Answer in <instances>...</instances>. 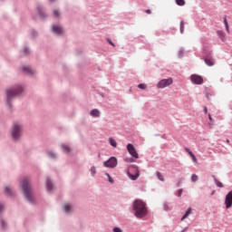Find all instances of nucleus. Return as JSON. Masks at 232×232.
Masks as SVG:
<instances>
[{"label": "nucleus", "instance_id": "obj_48", "mask_svg": "<svg viewBox=\"0 0 232 232\" xmlns=\"http://www.w3.org/2000/svg\"><path fill=\"white\" fill-rule=\"evenodd\" d=\"M188 230V227L181 230V232H186Z\"/></svg>", "mask_w": 232, "mask_h": 232}, {"label": "nucleus", "instance_id": "obj_6", "mask_svg": "<svg viewBox=\"0 0 232 232\" xmlns=\"http://www.w3.org/2000/svg\"><path fill=\"white\" fill-rule=\"evenodd\" d=\"M171 84H173V78L162 79L157 83V88L164 90V88H168V86H171Z\"/></svg>", "mask_w": 232, "mask_h": 232}, {"label": "nucleus", "instance_id": "obj_24", "mask_svg": "<svg viewBox=\"0 0 232 232\" xmlns=\"http://www.w3.org/2000/svg\"><path fill=\"white\" fill-rule=\"evenodd\" d=\"M62 150L64 153H70V147L66 144H62Z\"/></svg>", "mask_w": 232, "mask_h": 232}, {"label": "nucleus", "instance_id": "obj_47", "mask_svg": "<svg viewBox=\"0 0 232 232\" xmlns=\"http://www.w3.org/2000/svg\"><path fill=\"white\" fill-rule=\"evenodd\" d=\"M146 14H151V11L150 9H147Z\"/></svg>", "mask_w": 232, "mask_h": 232}, {"label": "nucleus", "instance_id": "obj_13", "mask_svg": "<svg viewBox=\"0 0 232 232\" xmlns=\"http://www.w3.org/2000/svg\"><path fill=\"white\" fill-rule=\"evenodd\" d=\"M37 10H38V14H39V16L41 17V19H46V14L43 10V6L38 5Z\"/></svg>", "mask_w": 232, "mask_h": 232}, {"label": "nucleus", "instance_id": "obj_11", "mask_svg": "<svg viewBox=\"0 0 232 232\" xmlns=\"http://www.w3.org/2000/svg\"><path fill=\"white\" fill-rule=\"evenodd\" d=\"M22 73H24V75H34L35 71L32 70L29 66H23L21 68Z\"/></svg>", "mask_w": 232, "mask_h": 232}, {"label": "nucleus", "instance_id": "obj_37", "mask_svg": "<svg viewBox=\"0 0 232 232\" xmlns=\"http://www.w3.org/2000/svg\"><path fill=\"white\" fill-rule=\"evenodd\" d=\"M183 189L182 188H179L176 193H175V195L177 196V197H182V193H183Z\"/></svg>", "mask_w": 232, "mask_h": 232}, {"label": "nucleus", "instance_id": "obj_1", "mask_svg": "<svg viewBox=\"0 0 232 232\" xmlns=\"http://www.w3.org/2000/svg\"><path fill=\"white\" fill-rule=\"evenodd\" d=\"M23 93H24V85L23 84H14L5 91V95H6L5 104L8 110H12V101H14L15 97H21Z\"/></svg>", "mask_w": 232, "mask_h": 232}, {"label": "nucleus", "instance_id": "obj_7", "mask_svg": "<svg viewBox=\"0 0 232 232\" xmlns=\"http://www.w3.org/2000/svg\"><path fill=\"white\" fill-rule=\"evenodd\" d=\"M117 164H118V161L115 156L111 157L109 160L103 162V166L105 168H110L111 169L117 168Z\"/></svg>", "mask_w": 232, "mask_h": 232}, {"label": "nucleus", "instance_id": "obj_32", "mask_svg": "<svg viewBox=\"0 0 232 232\" xmlns=\"http://www.w3.org/2000/svg\"><path fill=\"white\" fill-rule=\"evenodd\" d=\"M176 5H178V6H184V5H186V1H184V0H176Z\"/></svg>", "mask_w": 232, "mask_h": 232}, {"label": "nucleus", "instance_id": "obj_15", "mask_svg": "<svg viewBox=\"0 0 232 232\" xmlns=\"http://www.w3.org/2000/svg\"><path fill=\"white\" fill-rule=\"evenodd\" d=\"M217 34L218 37H219V39L224 43V41H226V33H224L222 30H218L217 31Z\"/></svg>", "mask_w": 232, "mask_h": 232}, {"label": "nucleus", "instance_id": "obj_42", "mask_svg": "<svg viewBox=\"0 0 232 232\" xmlns=\"http://www.w3.org/2000/svg\"><path fill=\"white\" fill-rule=\"evenodd\" d=\"M3 211H5V204L0 203V215L3 213Z\"/></svg>", "mask_w": 232, "mask_h": 232}, {"label": "nucleus", "instance_id": "obj_22", "mask_svg": "<svg viewBox=\"0 0 232 232\" xmlns=\"http://www.w3.org/2000/svg\"><path fill=\"white\" fill-rule=\"evenodd\" d=\"M1 229L3 231H6V229H8V224L3 219L1 220Z\"/></svg>", "mask_w": 232, "mask_h": 232}, {"label": "nucleus", "instance_id": "obj_4", "mask_svg": "<svg viewBox=\"0 0 232 232\" xmlns=\"http://www.w3.org/2000/svg\"><path fill=\"white\" fill-rule=\"evenodd\" d=\"M127 175L130 180H137L140 177V171H139V167L137 165H130Z\"/></svg>", "mask_w": 232, "mask_h": 232}, {"label": "nucleus", "instance_id": "obj_38", "mask_svg": "<svg viewBox=\"0 0 232 232\" xmlns=\"http://www.w3.org/2000/svg\"><path fill=\"white\" fill-rule=\"evenodd\" d=\"M113 232H122V228L119 227H114L112 229Z\"/></svg>", "mask_w": 232, "mask_h": 232}, {"label": "nucleus", "instance_id": "obj_5", "mask_svg": "<svg viewBox=\"0 0 232 232\" xmlns=\"http://www.w3.org/2000/svg\"><path fill=\"white\" fill-rule=\"evenodd\" d=\"M21 130H23V127L21 125H13L11 130V137L13 140H19V139H21Z\"/></svg>", "mask_w": 232, "mask_h": 232}, {"label": "nucleus", "instance_id": "obj_45", "mask_svg": "<svg viewBox=\"0 0 232 232\" xmlns=\"http://www.w3.org/2000/svg\"><path fill=\"white\" fill-rule=\"evenodd\" d=\"M203 110H204V113H205V114H208V107H204Z\"/></svg>", "mask_w": 232, "mask_h": 232}, {"label": "nucleus", "instance_id": "obj_26", "mask_svg": "<svg viewBox=\"0 0 232 232\" xmlns=\"http://www.w3.org/2000/svg\"><path fill=\"white\" fill-rule=\"evenodd\" d=\"M224 24H225V28H226L227 34H229V24H227V16L224 17Z\"/></svg>", "mask_w": 232, "mask_h": 232}, {"label": "nucleus", "instance_id": "obj_29", "mask_svg": "<svg viewBox=\"0 0 232 232\" xmlns=\"http://www.w3.org/2000/svg\"><path fill=\"white\" fill-rule=\"evenodd\" d=\"M185 23H184V20H181L180 21V24H179V32L180 34H184V28H185Z\"/></svg>", "mask_w": 232, "mask_h": 232}, {"label": "nucleus", "instance_id": "obj_16", "mask_svg": "<svg viewBox=\"0 0 232 232\" xmlns=\"http://www.w3.org/2000/svg\"><path fill=\"white\" fill-rule=\"evenodd\" d=\"M4 193L5 195H6V197H14V191H12V188H10V187H5Z\"/></svg>", "mask_w": 232, "mask_h": 232}, {"label": "nucleus", "instance_id": "obj_43", "mask_svg": "<svg viewBox=\"0 0 232 232\" xmlns=\"http://www.w3.org/2000/svg\"><path fill=\"white\" fill-rule=\"evenodd\" d=\"M53 16H54V17H59V11L54 10V11H53Z\"/></svg>", "mask_w": 232, "mask_h": 232}, {"label": "nucleus", "instance_id": "obj_36", "mask_svg": "<svg viewBox=\"0 0 232 232\" xmlns=\"http://www.w3.org/2000/svg\"><path fill=\"white\" fill-rule=\"evenodd\" d=\"M191 180L192 182H197L198 180V176H197V174H192Z\"/></svg>", "mask_w": 232, "mask_h": 232}, {"label": "nucleus", "instance_id": "obj_19", "mask_svg": "<svg viewBox=\"0 0 232 232\" xmlns=\"http://www.w3.org/2000/svg\"><path fill=\"white\" fill-rule=\"evenodd\" d=\"M204 61H205V63L207 64V66H214V64H215V61L213 60V58L206 57L204 59Z\"/></svg>", "mask_w": 232, "mask_h": 232}, {"label": "nucleus", "instance_id": "obj_44", "mask_svg": "<svg viewBox=\"0 0 232 232\" xmlns=\"http://www.w3.org/2000/svg\"><path fill=\"white\" fill-rule=\"evenodd\" d=\"M127 162H135V160L133 158H130L126 160Z\"/></svg>", "mask_w": 232, "mask_h": 232}, {"label": "nucleus", "instance_id": "obj_31", "mask_svg": "<svg viewBox=\"0 0 232 232\" xmlns=\"http://www.w3.org/2000/svg\"><path fill=\"white\" fill-rule=\"evenodd\" d=\"M178 57L179 59H182V57H184V49L181 47L178 53Z\"/></svg>", "mask_w": 232, "mask_h": 232}, {"label": "nucleus", "instance_id": "obj_49", "mask_svg": "<svg viewBox=\"0 0 232 232\" xmlns=\"http://www.w3.org/2000/svg\"><path fill=\"white\" fill-rule=\"evenodd\" d=\"M161 139H166V134L161 135Z\"/></svg>", "mask_w": 232, "mask_h": 232}, {"label": "nucleus", "instance_id": "obj_41", "mask_svg": "<svg viewBox=\"0 0 232 232\" xmlns=\"http://www.w3.org/2000/svg\"><path fill=\"white\" fill-rule=\"evenodd\" d=\"M163 208H164L165 211H168L169 209V206L168 205V202L164 203Z\"/></svg>", "mask_w": 232, "mask_h": 232}, {"label": "nucleus", "instance_id": "obj_3", "mask_svg": "<svg viewBox=\"0 0 232 232\" xmlns=\"http://www.w3.org/2000/svg\"><path fill=\"white\" fill-rule=\"evenodd\" d=\"M20 186L22 188L24 197L27 199L29 204H35V198L34 197V195H32V188H30L28 178H24Z\"/></svg>", "mask_w": 232, "mask_h": 232}, {"label": "nucleus", "instance_id": "obj_51", "mask_svg": "<svg viewBox=\"0 0 232 232\" xmlns=\"http://www.w3.org/2000/svg\"><path fill=\"white\" fill-rule=\"evenodd\" d=\"M211 195H215V191H212Z\"/></svg>", "mask_w": 232, "mask_h": 232}, {"label": "nucleus", "instance_id": "obj_21", "mask_svg": "<svg viewBox=\"0 0 232 232\" xmlns=\"http://www.w3.org/2000/svg\"><path fill=\"white\" fill-rule=\"evenodd\" d=\"M63 209L64 213H70V211H72V206H70V204H66L63 207Z\"/></svg>", "mask_w": 232, "mask_h": 232}, {"label": "nucleus", "instance_id": "obj_2", "mask_svg": "<svg viewBox=\"0 0 232 232\" xmlns=\"http://www.w3.org/2000/svg\"><path fill=\"white\" fill-rule=\"evenodd\" d=\"M132 209L137 218H144L148 215V207H146V204L141 199H135L133 201Z\"/></svg>", "mask_w": 232, "mask_h": 232}, {"label": "nucleus", "instance_id": "obj_25", "mask_svg": "<svg viewBox=\"0 0 232 232\" xmlns=\"http://www.w3.org/2000/svg\"><path fill=\"white\" fill-rule=\"evenodd\" d=\"M156 176H157V179H159V180H160L161 182H164V176L162 175V173H160V171H157L156 172Z\"/></svg>", "mask_w": 232, "mask_h": 232}, {"label": "nucleus", "instance_id": "obj_50", "mask_svg": "<svg viewBox=\"0 0 232 232\" xmlns=\"http://www.w3.org/2000/svg\"><path fill=\"white\" fill-rule=\"evenodd\" d=\"M49 1H50V3H54L55 0H49Z\"/></svg>", "mask_w": 232, "mask_h": 232}, {"label": "nucleus", "instance_id": "obj_9", "mask_svg": "<svg viewBox=\"0 0 232 232\" xmlns=\"http://www.w3.org/2000/svg\"><path fill=\"white\" fill-rule=\"evenodd\" d=\"M127 150L133 159H139V153H137V150L135 149V146H133V144L129 143L127 145Z\"/></svg>", "mask_w": 232, "mask_h": 232}, {"label": "nucleus", "instance_id": "obj_18", "mask_svg": "<svg viewBox=\"0 0 232 232\" xmlns=\"http://www.w3.org/2000/svg\"><path fill=\"white\" fill-rule=\"evenodd\" d=\"M185 151H187V153H188V155L191 157L193 162H197V156H195V154L193 153V151H191V150H189L188 148H186Z\"/></svg>", "mask_w": 232, "mask_h": 232}, {"label": "nucleus", "instance_id": "obj_53", "mask_svg": "<svg viewBox=\"0 0 232 232\" xmlns=\"http://www.w3.org/2000/svg\"><path fill=\"white\" fill-rule=\"evenodd\" d=\"M227 142H229V140H227Z\"/></svg>", "mask_w": 232, "mask_h": 232}, {"label": "nucleus", "instance_id": "obj_12", "mask_svg": "<svg viewBox=\"0 0 232 232\" xmlns=\"http://www.w3.org/2000/svg\"><path fill=\"white\" fill-rule=\"evenodd\" d=\"M52 32L56 35H61V34H63V28H61L59 25H53Z\"/></svg>", "mask_w": 232, "mask_h": 232}, {"label": "nucleus", "instance_id": "obj_28", "mask_svg": "<svg viewBox=\"0 0 232 232\" xmlns=\"http://www.w3.org/2000/svg\"><path fill=\"white\" fill-rule=\"evenodd\" d=\"M47 155H48V157H50V159H57V154H55L53 151H52V150H49L48 152H47Z\"/></svg>", "mask_w": 232, "mask_h": 232}, {"label": "nucleus", "instance_id": "obj_23", "mask_svg": "<svg viewBox=\"0 0 232 232\" xmlns=\"http://www.w3.org/2000/svg\"><path fill=\"white\" fill-rule=\"evenodd\" d=\"M188 215H191V208H188L187 209V211L185 212V214L181 217V220H186V218H187Z\"/></svg>", "mask_w": 232, "mask_h": 232}, {"label": "nucleus", "instance_id": "obj_34", "mask_svg": "<svg viewBox=\"0 0 232 232\" xmlns=\"http://www.w3.org/2000/svg\"><path fill=\"white\" fill-rule=\"evenodd\" d=\"M21 53H24V55H28V53H30V49H28V47H25L21 51Z\"/></svg>", "mask_w": 232, "mask_h": 232}, {"label": "nucleus", "instance_id": "obj_8", "mask_svg": "<svg viewBox=\"0 0 232 232\" xmlns=\"http://www.w3.org/2000/svg\"><path fill=\"white\" fill-rule=\"evenodd\" d=\"M190 81L193 82V84H204V78L198 74H191L190 75Z\"/></svg>", "mask_w": 232, "mask_h": 232}, {"label": "nucleus", "instance_id": "obj_39", "mask_svg": "<svg viewBox=\"0 0 232 232\" xmlns=\"http://www.w3.org/2000/svg\"><path fill=\"white\" fill-rule=\"evenodd\" d=\"M107 43H108L109 44H111V46L115 47V44L111 41V38H107Z\"/></svg>", "mask_w": 232, "mask_h": 232}, {"label": "nucleus", "instance_id": "obj_10", "mask_svg": "<svg viewBox=\"0 0 232 232\" xmlns=\"http://www.w3.org/2000/svg\"><path fill=\"white\" fill-rule=\"evenodd\" d=\"M225 206L227 209H229L232 206V189L226 195Z\"/></svg>", "mask_w": 232, "mask_h": 232}, {"label": "nucleus", "instance_id": "obj_27", "mask_svg": "<svg viewBox=\"0 0 232 232\" xmlns=\"http://www.w3.org/2000/svg\"><path fill=\"white\" fill-rule=\"evenodd\" d=\"M109 142H110L111 146H112V148H117V141L115 140H113V138H110Z\"/></svg>", "mask_w": 232, "mask_h": 232}, {"label": "nucleus", "instance_id": "obj_20", "mask_svg": "<svg viewBox=\"0 0 232 232\" xmlns=\"http://www.w3.org/2000/svg\"><path fill=\"white\" fill-rule=\"evenodd\" d=\"M212 177H213L214 182L218 188H224V185L222 184V182H220V181H218V179H217V177H215V176H212Z\"/></svg>", "mask_w": 232, "mask_h": 232}, {"label": "nucleus", "instance_id": "obj_33", "mask_svg": "<svg viewBox=\"0 0 232 232\" xmlns=\"http://www.w3.org/2000/svg\"><path fill=\"white\" fill-rule=\"evenodd\" d=\"M106 177H108V180L111 184H115V180L111 179V176H110V173H105Z\"/></svg>", "mask_w": 232, "mask_h": 232}, {"label": "nucleus", "instance_id": "obj_17", "mask_svg": "<svg viewBox=\"0 0 232 232\" xmlns=\"http://www.w3.org/2000/svg\"><path fill=\"white\" fill-rule=\"evenodd\" d=\"M90 115L92 117H101V111H99V109H92L90 112Z\"/></svg>", "mask_w": 232, "mask_h": 232}, {"label": "nucleus", "instance_id": "obj_46", "mask_svg": "<svg viewBox=\"0 0 232 232\" xmlns=\"http://www.w3.org/2000/svg\"><path fill=\"white\" fill-rule=\"evenodd\" d=\"M208 121H213V118L211 117V114H208Z\"/></svg>", "mask_w": 232, "mask_h": 232}, {"label": "nucleus", "instance_id": "obj_40", "mask_svg": "<svg viewBox=\"0 0 232 232\" xmlns=\"http://www.w3.org/2000/svg\"><path fill=\"white\" fill-rule=\"evenodd\" d=\"M31 35H32V37H34V38L37 37V32H36L35 30H32V31H31Z\"/></svg>", "mask_w": 232, "mask_h": 232}, {"label": "nucleus", "instance_id": "obj_52", "mask_svg": "<svg viewBox=\"0 0 232 232\" xmlns=\"http://www.w3.org/2000/svg\"><path fill=\"white\" fill-rule=\"evenodd\" d=\"M180 186V183H178V187Z\"/></svg>", "mask_w": 232, "mask_h": 232}, {"label": "nucleus", "instance_id": "obj_14", "mask_svg": "<svg viewBox=\"0 0 232 232\" xmlns=\"http://www.w3.org/2000/svg\"><path fill=\"white\" fill-rule=\"evenodd\" d=\"M46 188L47 191H52L53 189V183H52V179L50 178H47L46 179Z\"/></svg>", "mask_w": 232, "mask_h": 232}, {"label": "nucleus", "instance_id": "obj_35", "mask_svg": "<svg viewBox=\"0 0 232 232\" xmlns=\"http://www.w3.org/2000/svg\"><path fill=\"white\" fill-rule=\"evenodd\" d=\"M138 88H139L140 90H146V88H148V86L146 85V83H140V84L138 85Z\"/></svg>", "mask_w": 232, "mask_h": 232}, {"label": "nucleus", "instance_id": "obj_30", "mask_svg": "<svg viewBox=\"0 0 232 232\" xmlns=\"http://www.w3.org/2000/svg\"><path fill=\"white\" fill-rule=\"evenodd\" d=\"M96 174H97V169L95 168V166L91 167L92 177H95Z\"/></svg>", "mask_w": 232, "mask_h": 232}]
</instances>
